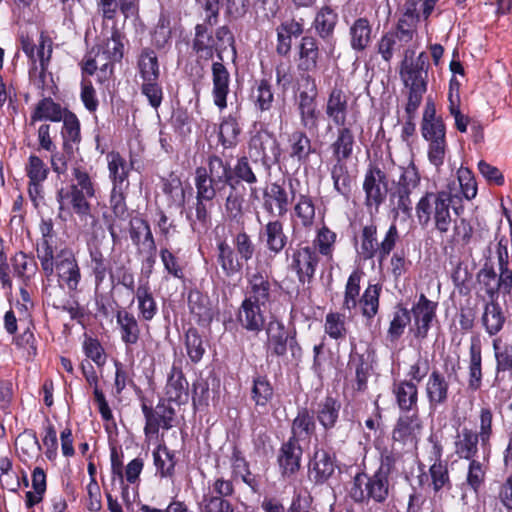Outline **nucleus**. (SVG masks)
<instances>
[{
  "label": "nucleus",
  "mask_w": 512,
  "mask_h": 512,
  "mask_svg": "<svg viewBox=\"0 0 512 512\" xmlns=\"http://www.w3.org/2000/svg\"><path fill=\"white\" fill-rule=\"evenodd\" d=\"M231 180L230 166L220 157L208 158L207 167H197L194 184L196 188L195 216L189 217L191 228L198 234L205 233L210 226V214L205 201H212Z\"/></svg>",
  "instance_id": "nucleus-1"
},
{
  "label": "nucleus",
  "mask_w": 512,
  "mask_h": 512,
  "mask_svg": "<svg viewBox=\"0 0 512 512\" xmlns=\"http://www.w3.org/2000/svg\"><path fill=\"white\" fill-rule=\"evenodd\" d=\"M381 290V285L369 284L360 297L358 307L366 318H373L377 314Z\"/></svg>",
  "instance_id": "nucleus-50"
},
{
  "label": "nucleus",
  "mask_w": 512,
  "mask_h": 512,
  "mask_svg": "<svg viewBox=\"0 0 512 512\" xmlns=\"http://www.w3.org/2000/svg\"><path fill=\"white\" fill-rule=\"evenodd\" d=\"M213 100L214 104L223 110L227 107V95L229 93L230 74L221 62L212 64Z\"/></svg>",
  "instance_id": "nucleus-22"
},
{
  "label": "nucleus",
  "mask_w": 512,
  "mask_h": 512,
  "mask_svg": "<svg viewBox=\"0 0 512 512\" xmlns=\"http://www.w3.org/2000/svg\"><path fill=\"white\" fill-rule=\"evenodd\" d=\"M171 38V22L166 14H161L156 26L151 33L152 44L162 49L166 46Z\"/></svg>",
  "instance_id": "nucleus-64"
},
{
  "label": "nucleus",
  "mask_w": 512,
  "mask_h": 512,
  "mask_svg": "<svg viewBox=\"0 0 512 512\" xmlns=\"http://www.w3.org/2000/svg\"><path fill=\"white\" fill-rule=\"evenodd\" d=\"M258 166L257 160H250L246 156L238 158L234 166L230 167L231 181L235 178L237 182H245L248 185L256 184L258 182Z\"/></svg>",
  "instance_id": "nucleus-41"
},
{
  "label": "nucleus",
  "mask_w": 512,
  "mask_h": 512,
  "mask_svg": "<svg viewBox=\"0 0 512 512\" xmlns=\"http://www.w3.org/2000/svg\"><path fill=\"white\" fill-rule=\"evenodd\" d=\"M348 96L345 91L334 86L327 98L325 113L337 126L346 125L348 114Z\"/></svg>",
  "instance_id": "nucleus-18"
},
{
  "label": "nucleus",
  "mask_w": 512,
  "mask_h": 512,
  "mask_svg": "<svg viewBox=\"0 0 512 512\" xmlns=\"http://www.w3.org/2000/svg\"><path fill=\"white\" fill-rule=\"evenodd\" d=\"M337 22L338 14L330 6H323L317 12L313 25L322 39H329L334 34Z\"/></svg>",
  "instance_id": "nucleus-45"
},
{
  "label": "nucleus",
  "mask_w": 512,
  "mask_h": 512,
  "mask_svg": "<svg viewBox=\"0 0 512 512\" xmlns=\"http://www.w3.org/2000/svg\"><path fill=\"white\" fill-rule=\"evenodd\" d=\"M316 423L314 415L306 408L298 411L291 425L290 439L295 441L307 440L315 433Z\"/></svg>",
  "instance_id": "nucleus-36"
},
{
  "label": "nucleus",
  "mask_w": 512,
  "mask_h": 512,
  "mask_svg": "<svg viewBox=\"0 0 512 512\" xmlns=\"http://www.w3.org/2000/svg\"><path fill=\"white\" fill-rule=\"evenodd\" d=\"M230 191L225 200V212L230 220L240 222L243 217L244 197L240 194L233 182H229Z\"/></svg>",
  "instance_id": "nucleus-56"
},
{
  "label": "nucleus",
  "mask_w": 512,
  "mask_h": 512,
  "mask_svg": "<svg viewBox=\"0 0 512 512\" xmlns=\"http://www.w3.org/2000/svg\"><path fill=\"white\" fill-rule=\"evenodd\" d=\"M340 404L332 397H326L319 403L317 409V418L325 429H331L335 426L339 416Z\"/></svg>",
  "instance_id": "nucleus-52"
},
{
  "label": "nucleus",
  "mask_w": 512,
  "mask_h": 512,
  "mask_svg": "<svg viewBox=\"0 0 512 512\" xmlns=\"http://www.w3.org/2000/svg\"><path fill=\"white\" fill-rule=\"evenodd\" d=\"M265 310V306L251 300H243L237 313V320L243 329L258 334L265 326Z\"/></svg>",
  "instance_id": "nucleus-13"
},
{
  "label": "nucleus",
  "mask_w": 512,
  "mask_h": 512,
  "mask_svg": "<svg viewBox=\"0 0 512 512\" xmlns=\"http://www.w3.org/2000/svg\"><path fill=\"white\" fill-rule=\"evenodd\" d=\"M423 138L428 142V159L435 167L443 165L447 150L446 129L443 122L421 125Z\"/></svg>",
  "instance_id": "nucleus-7"
},
{
  "label": "nucleus",
  "mask_w": 512,
  "mask_h": 512,
  "mask_svg": "<svg viewBox=\"0 0 512 512\" xmlns=\"http://www.w3.org/2000/svg\"><path fill=\"white\" fill-rule=\"evenodd\" d=\"M72 176L75 182L70 185L71 188H76L78 191L85 193L89 198L96 196L97 185L85 168L81 166L73 167Z\"/></svg>",
  "instance_id": "nucleus-57"
},
{
  "label": "nucleus",
  "mask_w": 512,
  "mask_h": 512,
  "mask_svg": "<svg viewBox=\"0 0 512 512\" xmlns=\"http://www.w3.org/2000/svg\"><path fill=\"white\" fill-rule=\"evenodd\" d=\"M193 49L199 57L211 59L214 55V51H219L222 47L218 46L215 38L208 32L205 26L197 25L195 28Z\"/></svg>",
  "instance_id": "nucleus-43"
},
{
  "label": "nucleus",
  "mask_w": 512,
  "mask_h": 512,
  "mask_svg": "<svg viewBox=\"0 0 512 512\" xmlns=\"http://www.w3.org/2000/svg\"><path fill=\"white\" fill-rule=\"evenodd\" d=\"M66 112H68V110L63 109L50 97H44L36 105L31 118L33 121L48 120L52 122H59L62 120Z\"/></svg>",
  "instance_id": "nucleus-46"
},
{
  "label": "nucleus",
  "mask_w": 512,
  "mask_h": 512,
  "mask_svg": "<svg viewBox=\"0 0 512 512\" xmlns=\"http://www.w3.org/2000/svg\"><path fill=\"white\" fill-rule=\"evenodd\" d=\"M142 411L146 420L144 427L146 437L157 435L160 428L168 430L173 426L174 410L165 404H158L155 408L143 404Z\"/></svg>",
  "instance_id": "nucleus-12"
},
{
  "label": "nucleus",
  "mask_w": 512,
  "mask_h": 512,
  "mask_svg": "<svg viewBox=\"0 0 512 512\" xmlns=\"http://www.w3.org/2000/svg\"><path fill=\"white\" fill-rule=\"evenodd\" d=\"M334 456L325 450H317L309 465V477L317 484L325 483L335 472Z\"/></svg>",
  "instance_id": "nucleus-21"
},
{
  "label": "nucleus",
  "mask_w": 512,
  "mask_h": 512,
  "mask_svg": "<svg viewBox=\"0 0 512 512\" xmlns=\"http://www.w3.org/2000/svg\"><path fill=\"white\" fill-rule=\"evenodd\" d=\"M335 163L331 168V177L334 188L342 195L347 196L351 192L352 179L349 175L346 160L334 159Z\"/></svg>",
  "instance_id": "nucleus-53"
},
{
  "label": "nucleus",
  "mask_w": 512,
  "mask_h": 512,
  "mask_svg": "<svg viewBox=\"0 0 512 512\" xmlns=\"http://www.w3.org/2000/svg\"><path fill=\"white\" fill-rule=\"evenodd\" d=\"M399 179L397 181V190L412 192L420 183V176L413 163L407 167H397Z\"/></svg>",
  "instance_id": "nucleus-63"
},
{
  "label": "nucleus",
  "mask_w": 512,
  "mask_h": 512,
  "mask_svg": "<svg viewBox=\"0 0 512 512\" xmlns=\"http://www.w3.org/2000/svg\"><path fill=\"white\" fill-rule=\"evenodd\" d=\"M335 141L330 145L334 159L347 160L353 153L355 144L354 134L348 127L338 126Z\"/></svg>",
  "instance_id": "nucleus-39"
},
{
  "label": "nucleus",
  "mask_w": 512,
  "mask_h": 512,
  "mask_svg": "<svg viewBox=\"0 0 512 512\" xmlns=\"http://www.w3.org/2000/svg\"><path fill=\"white\" fill-rule=\"evenodd\" d=\"M249 147L261 156L263 164H267L271 160L276 162L280 156L276 138L267 131H258L254 134L250 139Z\"/></svg>",
  "instance_id": "nucleus-20"
},
{
  "label": "nucleus",
  "mask_w": 512,
  "mask_h": 512,
  "mask_svg": "<svg viewBox=\"0 0 512 512\" xmlns=\"http://www.w3.org/2000/svg\"><path fill=\"white\" fill-rule=\"evenodd\" d=\"M317 264V253L310 246L300 247L293 253L291 266L303 283L313 277Z\"/></svg>",
  "instance_id": "nucleus-19"
},
{
  "label": "nucleus",
  "mask_w": 512,
  "mask_h": 512,
  "mask_svg": "<svg viewBox=\"0 0 512 512\" xmlns=\"http://www.w3.org/2000/svg\"><path fill=\"white\" fill-rule=\"evenodd\" d=\"M137 69L142 82L159 80L160 68L154 50L150 48L141 50L137 59Z\"/></svg>",
  "instance_id": "nucleus-35"
},
{
  "label": "nucleus",
  "mask_w": 512,
  "mask_h": 512,
  "mask_svg": "<svg viewBox=\"0 0 512 512\" xmlns=\"http://www.w3.org/2000/svg\"><path fill=\"white\" fill-rule=\"evenodd\" d=\"M90 267L94 276L96 287H99L105 280L107 273L111 270L110 261L104 255L98 240L89 244Z\"/></svg>",
  "instance_id": "nucleus-34"
},
{
  "label": "nucleus",
  "mask_w": 512,
  "mask_h": 512,
  "mask_svg": "<svg viewBox=\"0 0 512 512\" xmlns=\"http://www.w3.org/2000/svg\"><path fill=\"white\" fill-rule=\"evenodd\" d=\"M391 487L388 469L384 466L379 467L371 476L364 473L356 474L349 489V495L356 503H367L370 500L375 503H384L389 497Z\"/></svg>",
  "instance_id": "nucleus-4"
},
{
  "label": "nucleus",
  "mask_w": 512,
  "mask_h": 512,
  "mask_svg": "<svg viewBox=\"0 0 512 512\" xmlns=\"http://www.w3.org/2000/svg\"><path fill=\"white\" fill-rule=\"evenodd\" d=\"M362 276V271L354 270L348 277L342 304V309L344 311H348L349 313H351V311L356 310L358 308V302L360 299V281Z\"/></svg>",
  "instance_id": "nucleus-49"
},
{
  "label": "nucleus",
  "mask_w": 512,
  "mask_h": 512,
  "mask_svg": "<svg viewBox=\"0 0 512 512\" xmlns=\"http://www.w3.org/2000/svg\"><path fill=\"white\" fill-rule=\"evenodd\" d=\"M482 355L481 343L477 338L471 340L469 348V388L476 391L481 386L482 381Z\"/></svg>",
  "instance_id": "nucleus-42"
},
{
  "label": "nucleus",
  "mask_w": 512,
  "mask_h": 512,
  "mask_svg": "<svg viewBox=\"0 0 512 512\" xmlns=\"http://www.w3.org/2000/svg\"><path fill=\"white\" fill-rule=\"evenodd\" d=\"M437 303L433 302L424 294H421L418 302L413 306L412 313L415 322V336L425 338L430 328V323L435 317Z\"/></svg>",
  "instance_id": "nucleus-16"
},
{
  "label": "nucleus",
  "mask_w": 512,
  "mask_h": 512,
  "mask_svg": "<svg viewBox=\"0 0 512 512\" xmlns=\"http://www.w3.org/2000/svg\"><path fill=\"white\" fill-rule=\"evenodd\" d=\"M350 46L354 51H364L372 41V26L365 17L353 21L349 28Z\"/></svg>",
  "instance_id": "nucleus-32"
},
{
  "label": "nucleus",
  "mask_w": 512,
  "mask_h": 512,
  "mask_svg": "<svg viewBox=\"0 0 512 512\" xmlns=\"http://www.w3.org/2000/svg\"><path fill=\"white\" fill-rule=\"evenodd\" d=\"M423 430L422 421L415 412L401 415L392 430V440L403 446L415 447Z\"/></svg>",
  "instance_id": "nucleus-9"
},
{
  "label": "nucleus",
  "mask_w": 512,
  "mask_h": 512,
  "mask_svg": "<svg viewBox=\"0 0 512 512\" xmlns=\"http://www.w3.org/2000/svg\"><path fill=\"white\" fill-rule=\"evenodd\" d=\"M116 322L119 327L121 340L126 345H134L140 337V327L136 317L124 310H118L116 313Z\"/></svg>",
  "instance_id": "nucleus-33"
},
{
  "label": "nucleus",
  "mask_w": 512,
  "mask_h": 512,
  "mask_svg": "<svg viewBox=\"0 0 512 512\" xmlns=\"http://www.w3.org/2000/svg\"><path fill=\"white\" fill-rule=\"evenodd\" d=\"M260 239L274 255L279 254L286 246L288 237L284 233V225L279 220L269 221L260 233Z\"/></svg>",
  "instance_id": "nucleus-27"
},
{
  "label": "nucleus",
  "mask_w": 512,
  "mask_h": 512,
  "mask_svg": "<svg viewBox=\"0 0 512 512\" xmlns=\"http://www.w3.org/2000/svg\"><path fill=\"white\" fill-rule=\"evenodd\" d=\"M295 214L304 227H311L315 219V206L312 198L301 194L294 207Z\"/></svg>",
  "instance_id": "nucleus-61"
},
{
  "label": "nucleus",
  "mask_w": 512,
  "mask_h": 512,
  "mask_svg": "<svg viewBox=\"0 0 512 512\" xmlns=\"http://www.w3.org/2000/svg\"><path fill=\"white\" fill-rule=\"evenodd\" d=\"M135 297L140 317L145 321L152 320L157 314L158 308L148 283L140 284L137 287Z\"/></svg>",
  "instance_id": "nucleus-48"
},
{
  "label": "nucleus",
  "mask_w": 512,
  "mask_h": 512,
  "mask_svg": "<svg viewBox=\"0 0 512 512\" xmlns=\"http://www.w3.org/2000/svg\"><path fill=\"white\" fill-rule=\"evenodd\" d=\"M289 156L298 163H306L313 152L311 140L303 131H294L288 138Z\"/></svg>",
  "instance_id": "nucleus-40"
},
{
  "label": "nucleus",
  "mask_w": 512,
  "mask_h": 512,
  "mask_svg": "<svg viewBox=\"0 0 512 512\" xmlns=\"http://www.w3.org/2000/svg\"><path fill=\"white\" fill-rule=\"evenodd\" d=\"M480 289L488 296L489 301H497L499 294L504 296L512 290V271L496 274L492 266L484 265L477 274Z\"/></svg>",
  "instance_id": "nucleus-6"
},
{
  "label": "nucleus",
  "mask_w": 512,
  "mask_h": 512,
  "mask_svg": "<svg viewBox=\"0 0 512 512\" xmlns=\"http://www.w3.org/2000/svg\"><path fill=\"white\" fill-rule=\"evenodd\" d=\"M30 82L34 87L48 94L53 93V79L48 72V66L33 65L29 70Z\"/></svg>",
  "instance_id": "nucleus-62"
},
{
  "label": "nucleus",
  "mask_w": 512,
  "mask_h": 512,
  "mask_svg": "<svg viewBox=\"0 0 512 512\" xmlns=\"http://www.w3.org/2000/svg\"><path fill=\"white\" fill-rule=\"evenodd\" d=\"M129 234L132 243L136 246L137 251H151L155 240L148 222L142 218H133L129 223Z\"/></svg>",
  "instance_id": "nucleus-31"
},
{
  "label": "nucleus",
  "mask_w": 512,
  "mask_h": 512,
  "mask_svg": "<svg viewBox=\"0 0 512 512\" xmlns=\"http://www.w3.org/2000/svg\"><path fill=\"white\" fill-rule=\"evenodd\" d=\"M190 312L197 318L198 322H209L213 317L209 300L199 291H192L188 296Z\"/></svg>",
  "instance_id": "nucleus-51"
},
{
  "label": "nucleus",
  "mask_w": 512,
  "mask_h": 512,
  "mask_svg": "<svg viewBox=\"0 0 512 512\" xmlns=\"http://www.w3.org/2000/svg\"><path fill=\"white\" fill-rule=\"evenodd\" d=\"M297 109L303 128L309 132L317 131L320 111L317 109L316 99H298Z\"/></svg>",
  "instance_id": "nucleus-47"
},
{
  "label": "nucleus",
  "mask_w": 512,
  "mask_h": 512,
  "mask_svg": "<svg viewBox=\"0 0 512 512\" xmlns=\"http://www.w3.org/2000/svg\"><path fill=\"white\" fill-rule=\"evenodd\" d=\"M21 46L31 60V66H49L53 49L52 41L48 37L41 34L37 44L33 43L29 37H22Z\"/></svg>",
  "instance_id": "nucleus-17"
},
{
  "label": "nucleus",
  "mask_w": 512,
  "mask_h": 512,
  "mask_svg": "<svg viewBox=\"0 0 512 512\" xmlns=\"http://www.w3.org/2000/svg\"><path fill=\"white\" fill-rule=\"evenodd\" d=\"M479 443L480 437L476 435V431L464 427L455 436L454 452L460 459H476L479 452Z\"/></svg>",
  "instance_id": "nucleus-25"
},
{
  "label": "nucleus",
  "mask_w": 512,
  "mask_h": 512,
  "mask_svg": "<svg viewBox=\"0 0 512 512\" xmlns=\"http://www.w3.org/2000/svg\"><path fill=\"white\" fill-rule=\"evenodd\" d=\"M317 40L312 36H305L299 44V58L297 68L300 72H312L317 69L319 59Z\"/></svg>",
  "instance_id": "nucleus-30"
},
{
  "label": "nucleus",
  "mask_w": 512,
  "mask_h": 512,
  "mask_svg": "<svg viewBox=\"0 0 512 512\" xmlns=\"http://www.w3.org/2000/svg\"><path fill=\"white\" fill-rule=\"evenodd\" d=\"M455 180L437 192H426L415 207L416 217L422 227L433 225L439 234H447L452 225L451 204L458 198Z\"/></svg>",
  "instance_id": "nucleus-2"
},
{
  "label": "nucleus",
  "mask_w": 512,
  "mask_h": 512,
  "mask_svg": "<svg viewBox=\"0 0 512 512\" xmlns=\"http://www.w3.org/2000/svg\"><path fill=\"white\" fill-rule=\"evenodd\" d=\"M448 389L449 384L445 377L438 370L432 371L425 386L429 406L436 408L444 404L448 399Z\"/></svg>",
  "instance_id": "nucleus-29"
},
{
  "label": "nucleus",
  "mask_w": 512,
  "mask_h": 512,
  "mask_svg": "<svg viewBox=\"0 0 512 512\" xmlns=\"http://www.w3.org/2000/svg\"><path fill=\"white\" fill-rule=\"evenodd\" d=\"M63 127H62V137L64 139V147L72 148V145L79 144L81 141V133H80V122L77 116L68 111L62 118Z\"/></svg>",
  "instance_id": "nucleus-54"
},
{
  "label": "nucleus",
  "mask_w": 512,
  "mask_h": 512,
  "mask_svg": "<svg viewBox=\"0 0 512 512\" xmlns=\"http://www.w3.org/2000/svg\"><path fill=\"white\" fill-rule=\"evenodd\" d=\"M251 98L258 109L269 110L274 100L271 84L266 80L259 81L252 90Z\"/></svg>",
  "instance_id": "nucleus-60"
},
{
  "label": "nucleus",
  "mask_w": 512,
  "mask_h": 512,
  "mask_svg": "<svg viewBox=\"0 0 512 512\" xmlns=\"http://www.w3.org/2000/svg\"><path fill=\"white\" fill-rule=\"evenodd\" d=\"M37 257L47 277L52 276L56 270L59 281L66 285L68 290H77L81 273L71 250L67 248L57 250L53 246L52 239L44 235L37 246Z\"/></svg>",
  "instance_id": "nucleus-3"
},
{
  "label": "nucleus",
  "mask_w": 512,
  "mask_h": 512,
  "mask_svg": "<svg viewBox=\"0 0 512 512\" xmlns=\"http://www.w3.org/2000/svg\"><path fill=\"white\" fill-rule=\"evenodd\" d=\"M166 395L170 401L182 402L188 398V382L182 371L175 366L171 368L167 385Z\"/></svg>",
  "instance_id": "nucleus-44"
},
{
  "label": "nucleus",
  "mask_w": 512,
  "mask_h": 512,
  "mask_svg": "<svg viewBox=\"0 0 512 512\" xmlns=\"http://www.w3.org/2000/svg\"><path fill=\"white\" fill-rule=\"evenodd\" d=\"M113 63L103 51L96 47L85 56L82 63V73L93 75L98 70L100 72L99 80L103 81L112 74Z\"/></svg>",
  "instance_id": "nucleus-23"
},
{
  "label": "nucleus",
  "mask_w": 512,
  "mask_h": 512,
  "mask_svg": "<svg viewBox=\"0 0 512 512\" xmlns=\"http://www.w3.org/2000/svg\"><path fill=\"white\" fill-rule=\"evenodd\" d=\"M492 345L496 359L497 373L505 371L512 372V345L503 344L500 338H495Z\"/></svg>",
  "instance_id": "nucleus-59"
},
{
  "label": "nucleus",
  "mask_w": 512,
  "mask_h": 512,
  "mask_svg": "<svg viewBox=\"0 0 512 512\" xmlns=\"http://www.w3.org/2000/svg\"><path fill=\"white\" fill-rule=\"evenodd\" d=\"M106 159L112 187L129 188L128 177L133 162L128 165L126 160L118 152L114 151L109 152Z\"/></svg>",
  "instance_id": "nucleus-28"
},
{
  "label": "nucleus",
  "mask_w": 512,
  "mask_h": 512,
  "mask_svg": "<svg viewBox=\"0 0 512 512\" xmlns=\"http://www.w3.org/2000/svg\"><path fill=\"white\" fill-rule=\"evenodd\" d=\"M398 239L399 233L395 224L389 226L380 242H378L377 239L376 225L373 223L365 225L360 236L359 255L364 260H369L377 256L380 261H383L395 248Z\"/></svg>",
  "instance_id": "nucleus-5"
},
{
  "label": "nucleus",
  "mask_w": 512,
  "mask_h": 512,
  "mask_svg": "<svg viewBox=\"0 0 512 512\" xmlns=\"http://www.w3.org/2000/svg\"><path fill=\"white\" fill-rule=\"evenodd\" d=\"M302 448L298 441L288 439L283 443L278 455V463L282 473L286 476L295 474L300 468Z\"/></svg>",
  "instance_id": "nucleus-24"
},
{
  "label": "nucleus",
  "mask_w": 512,
  "mask_h": 512,
  "mask_svg": "<svg viewBox=\"0 0 512 512\" xmlns=\"http://www.w3.org/2000/svg\"><path fill=\"white\" fill-rule=\"evenodd\" d=\"M429 58L421 52L415 60H403L400 67V77L407 88L427 89V70Z\"/></svg>",
  "instance_id": "nucleus-10"
},
{
  "label": "nucleus",
  "mask_w": 512,
  "mask_h": 512,
  "mask_svg": "<svg viewBox=\"0 0 512 512\" xmlns=\"http://www.w3.org/2000/svg\"><path fill=\"white\" fill-rule=\"evenodd\" d=\"M505 316L497 301H487L481 317L482 325L490 336L498 334L505 323Z\"/></svg>",
  "instance_id": "nucleus-37"
},
{
  "label": "nucleus",
  "mask_w": 512,
  "mask_h": 512,
  "mask_svg": "<svg viewBox=\"0 0 512 512\" xmlns=\"http://www.w3.org/2000/svg\"><path fill=\"white\" fill-rule=\"evenodd\" d=\"M368 206L378 207L387 194L386 176L379 168H371L367 171L363 183Z\"/></svg>",
  "instance_id": "nucleus-14"
},
{
  "label": "nucleus",
  "mask_w": 512,
  "mask_h": 512,
  "mask_svg": "<svg viewBox=\"0 0 512 512\" xmlns=\"http://www.w3.org/2000/svg\"><path fill=\"white\" fill-rule=\"evenodd\" d=\"M393 394L401 410L411 411L416 408L418 402V387L415 383L408 380L399 381L393 386Z\"/></svg>",
  "instance_id": "nucleus-38"
},
{
  "label": "nucleus",
  "mask_w": 512,
  "mask_h": 512,
  "mask_svg": "<svg viewBox=\"0 0 512 512\" xmlns=\"http://www.w3.org/2000/svg\"><path fill=\"white\" fill-rule=\"evenodd\" d=\"M289 197L283 184L268 185L263 192V208L272 216H284L288 211Z\"/></svg>",
  "instance_id": "nucleus-15"
},
{
  "label": "nucleus",
  "mask_w": 512,
  "mask_h": 512,
  "mask_svg": "<svg viewBox=\"0 0 512 512\" xmlns=\"http://www.w3.org/2000/svg\"><path fill=\"white\" fill-rule=\"evenodd\" d=\"M266 334L268 349L277 356H284L288 347L291 349L293 355L296 349L300 350L295 337L290 335L285 329L284 324L277 319L269 321L266 327Z\"/></svg>",
  "instance_id": "nucleus-11"
},
{
  "label": "nucleus",
  "mask_w": 512,
  "mask_h": 512,
  "mask_svg": "<svg viewBox=\"0 0 512 512\" xmlns=\"http://www.w3.org/2000/svg\"><path fill=\"white\" fill-rule=\"evenodd\" d=\"M240 132L237 119L229 115L223 118L219 126V141L225 148H232L236 146Z\"/></svg>",
  "instance_id": "nucleus-55"
},
{
  "label": "nucleus",
  "mask_w": 512,
  "mask_h": 512,
  "mask_svg": "<svg viewBox=\"0 0 512 512\" xmlns=\"http://www.w3.org/2000/svg\"><path fill=\"white\" fill-rule=\"evenodd\" d=\"M478 430L476 435L480 437V444L483 449L490 446L493 435V413L489 407H482L478 415Z\"/></svg>",
  "instance_id": "nucleus-58"
},
{
  "label": "nucleus",
  "mask_w": 512,
  "mask_h": 512,
  "mask_svg": "<svg viewBox=\"0 0 512 512\" xmlns=\"http://www.w3.org/2000/svg\"><path fill=\"white\" fill-rule=\"evenodd\" d=\"M88 198L85 193L71 187L68 189L61 188L57 192V201L60 209H63L65 205H70L73 211L80 217L91 216V205L87 201Z\"/></svg>",
  "instance_id": "nucleus-26"
},
{
  "label": "nucleus",
  "mask_w": 512,
  "mask_h": 512,
  "mask_svg": "<svg viewBox=\"0 0 512 512\" xmlns=\"http://www.w3.org/2000/svg\"><path fill=\"white\" fill-rule=\"evenodd\" d=\"M256 262L257 270L248 274V292L244 300L266 307L270 301L271 283L265 268L270 266V262L267 259L263 262L260 255L256 257Z\"/></svg>",
  "instance_id": "nucleus-8"
}]
</instances>
